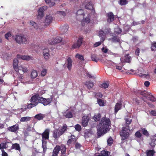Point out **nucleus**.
<instances>
[{"label": "nucleus", "instance_id": "2eb2a0df", "mask_svg": "<svg viewBox=\"0 0 156 156\" xmlns=\"http://www.w3.org/2000/svg\"><path fill=\"white\" fill-rule=\"evenodd\" d=\"M108 17L107 21L108 23L113 22L114 20V16L113 13L112 12H109L107 14Z\"/></svg>", "mask_w": 156, "mask_h": 156}, {"label": "nucleus", "instance_id": "7c9ffc66", "mask_svg": "<svg viewBox=\"0 0 156 156\" xmlns=\"http://www.w3.org/2000/svg\"><path fill=\"white\" fill-rule=\"evenodd\" d=\"M85 85L89 89L92 88L94 86L93 83L91 81H86Z\"/></svg>", "mask_w": 156, "mask_h": 156}, {"label": "nucleus", "instance_id": "6ab92c4d", "mask_svg": "<svg viewBox=\"0 0 156 156\" xmlns=\"http://www.w3.org/2000/svg\"><path fill=\"white\" fill-rule=\"evenodd\" d=\"M60 132L59 130L58 129H56L53 131V136L55 139L59 138L60 136L62 135Z\"/></svg>", "mask_w": 156, "mask_h": 156}, {"label": "nucleus", "instance_id": "a19ab883", "mask_svg": "<svg viewBox=\"0 0 156 156\" xmlns=\"http://www.w3.org/2000/svg\"><path fill=\"white\" fill-rule=\"evenodd\" d=\"M31 46L32 48L36 49H39V48H41L40 44H38L35 43L32 44Z\"/></svg>", "mask_w": 156, "mask_h": 156}, {"label": "nucleus", "instance_id": "2f4dec72", "mask_svg": "<svg viewBox=\"0 0 156 156\" xmlns=\"http://www.w3.org/2000/svg\"><path fill=\"white\" fill-rule=\"evenodd\" d=\"M12 148L19 151H20V145L19 144L17 143L13 144L12 146Z\"/></svg>", "mask_w": 156, "mask_h": 156}, {"label": "nucleus", "instance_id": "864d4df0", "mask_svg": "<svg viewBox=\"0 0 156 156\" xmlns=\"http://www.w3.org/2000/svg\"><path fill=\"white\" fill-rule=\"evenodd\" d=\"M142 133L144 135L148 136L149 135L148 132L144 128L142 129Z\"/></svg>", "mask_w": 156, "mask_h": 156}, {"label": "nucleus", "instance_id": "09e8293b", "mask_svg": "<svg viewBox=\"0 0 156 156\" xmlns=\"http://www.w3.org/2000/svg\"><path fill=\"white\" fill-rule=\"evenodd\" d=\"M122 32V30L119 27H117L115 29V32L117 34H120Z\"/></svg>", "mask_w": 156, "mask_h": 156}, {"label": "nucleus", "instance_id": "4c0bfd02", "mask_svg": "<svg viewBox=\"0 0 156 156\" xmlns=\"http://www.w3.org/2000/svg\"><path fill=\"white\" fill-rule=\"evenodd\" d=\"M38 15L37 16V18L38 19H39L40 18H41L44 15V11L43 10H40V8L38 10Z\"/></svg>", "mask_w": 156, "mask_h": 156}, {"label": "nucleus", "instance_id": "8fccbe9b", "mask_svg": "<svg viewBox=\"0 0 156 156\" xmlns=\"http://www.w3.org/2000/svg\"><path fill=\"white\" fill-rule=\"evenodd\" d=\"M69 28L68 25L67 24H66L63 27L62 31L64 32H66L67 31Z\"/></svg>", "mask_w": 156, "mask_h": 156}, {"label": "nucleus", "instance_id": "774afa93", "mask_svg": "<svg viewBox=\"0 0 156 156\" xmlns=\"http://www.w3.org/2000/svg\"><path fill=\"white\" fill-rule=\"evenodd\" d=\"M150 113L151 115L155 116H156V110H151L150 112Z\"/></svg>", "mask_w": 156, "mask_h": 156}, {"label": "nucleus", "instance_id": "5fc2aeb1", "mask_svg": "<svg viewBox=\"0 0 156 156\" xmlns=\"http://www.w3.org/2000/svg\"><path fill=\"white\" fill-rule=\"evenodd\" d=\"M108 86V84L106 83H103L100 85V87L101 88L106 89Z\"/></svg>", "mask_w": 156, "mask_h": 156}, {"label": "nucleus", "instance_id": "72a5a7b5", "mask_svg": "<svg viewBox=\"0 0 156 156\" xmlns=\"http://www.w3.org/2000/svg\"><path fill=\"white\" fill-rule=\"evenodd\" d=\"M147 156H153L155 151L153 150H147L146 151Z\"/></svg>", "mask_w": 156, "mask_h": 156}, {"label": "nucleus", "instance_id": "f704fd0d", "mask_svg": "<svg viewBox=\"0 0 156 156\" xmlns=\"http://www.w3.org/2000/svg\"><path fill=\"white\" fill-rule=\"evenodd\" d=\"M147 98L149 100L153 102H155L156 101V99L154 98V96L151 94L150 93H147Z\"/></svg>", "mask_w": 156, "mask_h": 156}, {"label": "nucleus", "instance_id": "5701e85b", "mask_svg": "<svg viewBox=\"0 0 156 156\" xmlns=\"http://www.w3.org/2000/svg\"><path fill=\"white\" fill-rule=\"evenodd\" d=\"M85 7L86 9L92 10V12H95V10L93 8V5L92 4L91 2H89L87 3L86 4Z\"/></svg>", "mask_w": 156, "mask_h": 156}, {"label": "nucleus", "instance_id": "9b49d317", "mask_svg": "<svg viewBox=\"0 0 156 156\" xmlns=\"http://www.w3.org/2000/svg\"><path fill=\"white\" fill-rule=\"evenodd\" d=\"M50 129H46L42 134L43 140H48L49 138Z\"/></svg>", "mask_w": 156, "mask_h": 156}, {"label": "nucleus", "instance_id": "cd10ccee", "mask_svg": "<svg viewBox=\"0 0 156 156\" xmlns=\"http://www.w3.org/2000/svg\"><path fill=\"white\" fill-rule=\"evenodd\" d=\"M55 0H45L46 3L50 7L54 5L55 4Z\"/></svg>", "mask_w": 156, "mask_h": 156}, {"label": "nucleus", "instance_id": "1a4fd4ad", "mask_svg": "<svg viewBox=\"0 0 156 156\" xmlns=\"http://www.w3.org/2000/svg\"><path fill=\"white\" fill-rule=\"evenodd\" d=\"M76 14L77 19L80 18V19L79 20L80 21L84 18V14L83 9H81L78 10L76 12Z\"/></svg>", "mask_w": 156, "mask_h": 156}, {"label": "nucleus", "instance_id": "49530a36", "mask_svg": "<svg viewBox=\"0 0 156 156\" xmlns=\"http://www.w3.org/2000/svg\"><path fill=\"white\" fill-rule=\"evenodd\" d=\"M142 136V135L141 133H140V131H136L135 133V136L137 138H140Z\"/></svg>", "mask_w": 156, "mask_h": 156}, {"label": "nucleus", "instance_id": "58836bf2", "mask_svg": "<svg viewBox=\"0 0 156 156\" xmlns=\"http://www.w3.org/2000/svg\"><path fill=\"white\" fill-rule=\"evenodd\" d=\"M31 117L27 116L21 118L20 119V121L21 122H27L30 120Z\"/></svg>", "mask_w": 156, "mask_h": 156}, {"label": "nucleus", "instance_id": "4d7b16f0", "mask_svg": "<svg viewBox=\"0 0 156 156\" xmlns=\"http://www.w3.org/2000/svg\"><path fill=\"white\" fill-rule=\"evenodd\" d=\"M1 144V148L2 150L4 148L6 149L7 147V145L6 142H2L1 144Z\"/></svg>", "mask_w": 156, "mask_h": 156}, {"label": "nucleus", "instance_id": "a878e982", "mask_svg": "<svg viewBox=\"0 0 156 156\" xmlns=\"http://www.w3.org/2000/svg\"><path fill=\"white\" fill-rule=\"evenodd\" d=\"M122 104L121 103H117L115 107V113L116 114L117 113L122 107Z\"/></svg>", "mask_w": 156, "mask_h": 156}, {"label": "nucleus", "instance_id": "3c124183", "mask_svg": "<svg viewBox=\"0 0 156 156\" xmlns=\"http://www.w3.org/2000/svg\"><path fill=\"white\" fill-rule=\"evenodd\" d=\"M109 153V152L108 151L103 150L101 151V156H108Z\"/></svg>", "mask_w": 156, "mask_h": 156}, {"label": "nucleus", "instance_id": "338daca9", "mask_svg": "<svg viewBox=\"0 0 156 156\" xmlns=\"http://www.w3.org/2000/svg\"><path fill=\"white\" fill-rule=\"evenodd\" d=\"M47 71V69H43V70L41 72V75L43 76H44L46 74Z\"/></svg>", "mask_w": 156, "mask_h": 156}, {"label": "nucleus", "instance_id": "393cba45", "mask_svg": "<svg viewBox=\"0 0 156 156\" xmlns=\"http://www.w3.org/2000/svg\"><path fill=\"white\" fill-rule=\"evenodd\" d=\"M17 57L18 58H20L23 60L28 61L32 59V57L28 55H23L18 54L17 55Z\"/></svg>", "mask_w": 156, "mask_h": 156}, {"label": "nucleus", "instance_id": "39448f33", "mask_svg": "<svg viewBox=\"0 0 156 156\" xmlns=\"http://www.w3.org/2000/svg\"><path fill=\"white\" fill-rule=\"evenodd\" d=\"M14 69L17 74H23L28 71L27 68L22 66H19L18 67H15Z\"/></svg>", "mask_w": 156, "mask_h": 156}, {"label": "nucleus", "instance_id": "0eeeda50", "mask_svg": "<svg viewBox=\"0 0 156 156\" xmlns=\"http://www.w3.org/2000/svg\"><path fill=\"white\" fill-rule=\"evenodd\" d=\"M132 60V58L129 56V54H126L124 57H121L120 58L121 62L130 63Z\"/></svg>", "mask_w": 156, "mask_h": 156}, {"label": "nucleus", "instance_id": "412c9836", "mask_svg": "<svg viewBox=\"0 0 156 156\" xmlns=\"http://www.w3.org/2000/svg\"><path fill=\"white\" fill-rule=\"evenodd\" d=\"M72 62L73 61L70 57H69L66 60V62L67 63V67L69 71L71 70L72 68Z\"/></svg>", "mask_w": 156, "mask_h": 156}, {"label": "nucleus", "instance_id": "4468645a", "mask_svg": "<svg viewBox=\"0 0 156 156\" xmlns=\"http://www.w3.org/2000/svg\"><path fill=\"white\" fill-rule=\"evenodd\" d=\"M77 140L75 136L73 135H71L70 136V138L67 141V144L68 145H69L72 143L75 144Z\"/></svg>", "mask_w": 156, "mask_h": 156}, {"label": "nucleus", "instance_id": "4be33fe9", "mask_svg": "<svg viewBox=\"0 0 156 156\" xmlns=\"http://www.w3.org/2000/svg\"><path fill=\"white\" fill-rule=\"evenodd\" d=\"M151 142L150 144V145L152 147V148H153L154 147L155 145L156 144V134H155L151 138Z\"/></svg>", "mask_w": 156, "mask_h": 156}, {"label": "nucleus", "instance_id": "6e6552de", "mask_svg": "<svg viewBox=\"0 0 156 156\" xmlns=\"http://www.w3.org/2000/svg\"><path fill=\"white\" fill-rule=\"evenodd\" d=\"M40 97L38 94H36L32 96L30 99L31 103L36 105L37 106L39 103V98Z\"/></svg>", "mask_w": 156, "mask_h": 156}, {"label": "nucleus", "instance_id": "0e129e2a", "mask_svg": "<svg viewBox=\"0 0 156 156\" xmlns=\"http://www.w3.org/2000/svg\"><path fill=\"white\" fill-rule=\"evenodd\" d=\"M11 33L10 32H9L5 34V37L6 39L9 40V37H11Z\"/></svg>", "mask_w": 156, "mask_h": 156}, {"label": "nucleus", "instance_id": "f3484780", "mask_svg": "<svg viewBox=\"0 0 156 156\" xmlns=\"http://www.w3.org/2000/svg\"><path fill=\"white\" fill-rule=\"evenodd\" d=\"M19 128V125L18 124H15L13 126L8 128V129L9 131L12 132H16Z\"/></svg>", "mask_w": 156, "mask_h": 156}, {"label": "nucleus", "instance_id": "f8f14e48", "mask_svg": "<svg viewBox=\"0 0 156 156\" xmlns=\"http://www.w3.org/2000/svg\"><path fill=\"white\" fill-rule=\"evenodd\" d=\"M53 17L52 16L49 15L46 16L45 20V23L46 25H48L52 23L53 20Z\"/></svg>", "mask_w": 156, "mask_h": 156}, {"label": "nucleus", "instance_id": "bf43d9fd", "mask_svg": "<svg viewBox=\"0 0 156 156\" xmlns=\"http://www.w3.org/2000/svg\"><path fill=\"white\" fill-rule=\"evenodd\" d=\"M75 128V129L78 131H80L81 130V126L79 124L76 125Z\"/></svg>", "mask_w": 156, "mask_h": 156}, {"label": "nucleus", "instance_id": "052dcab7", "mask_svg": "<svg viewBox=\"0 0 156 156\" xmlns=\"http://www.w3.org/2000/svg\"><path fill=\"white\" fill-rule=\"evenodd\" d=\"M36 105L34 104L33 103H31L30 104H28L27 106V108L28 109H31L32 108L36 106Z\"/></svg>", "mask_w": 156, "mask_h": 156}, {"label": "nucleus", "instance_id": "e2e57ef3", "mask_svg": "<svg viewBox=\"0 0 156 156\" xmlns=\"http://www.w3.org/2000/svg\"><path fill=\"white\" fill-rule=\"evenodd\" d=\"M140 94L143 95L146 98H147V93H149L148 92H147L146 91H141L140 92Z\"/></svg>", "mask_w": 156, "mask_h": 156}, {"label": "nucleus", "instance_id": "de8ad7c7", "mask_svg": "<svg viewBox=\"0 0 156 156\" xmlns=\"http://www.w3.org/2000/svg\"><path fill=\"white\" fill-rule=\"evenodd\" d=\"M107 142L108 143V144L109 146H111L113 144V140L112 138L111 137H110L107 140Z\"/></svg>", "mask_w": 156, "mask_h": 156}, {"label": "nucleus", "instance_id": "13d9d810", "mask_svg": "<svg viewBox=\"0 0 156 156\" xmlns=\"http://www.w3.org/2000/svg\"><path fill=\"white\" fill-rule=\"evenodd\" d=\"M126 122V126H129L131 124L132 122V119L129 118H127L125 119Z\"/></svg>", "mask_w": 156, "mask_h": 156}, {"label": "nucleus", "instance_id": "aec40b11", "mask_svg": "<svg viewBox=\"0 0 156 156\" xmlns=\"http://www.w3.org/2000/svg\"><path fill=\"white\" fill-rule=\"evenodd\" d=\"M99 36L101 39V41H103L106 38V34L105 33L104 31L101 30L99 32Z\"/></svg>", "mask_w": 156, "mask_h": 156}, {"label": "nucleus", "instance_id": "b1692460", "mask_svg": "<svg viewBox=\"0 0 156 156\" xmlns=\"http://www.w3.org/2000/svg\"><path fill=\"white\" fill-rule=\"evenodd\" d=\"M67 126L66 124H64L61 128L59 130L60 134L62 135L67 130Z\"/></svg>", "mask_w": 156, "mask_h": 156}, {"label": "nucleus", "instance_id": "37998d69", "mask_svg": "<svg viewBox=\"0 0 156 156\" xmlns=\"http://www.w3.org/2000/svg\"><path fill=\"white\" fill-rule=\"evenodd\" d=\"M101 118V115L98 114L97 115H95L93 119L96 121H98L100 120Z\"/></svg>", "mask_w": 156, "mask_h": 156}, {"label": "nucleus", "instance_id": "f257e3e1", "mask_svg": "<svg viewBox=\"0 0 156 156\" xmlns=\"http://www.w3.org/2000/svg\"><path fill=\"white\" fill-rule=\"evenodd\" d=\"M111 126V121L109 118L106 117L102 118L100 122L97 125V134L99 137L108 131Z\"/></svg>", "mask_w": 156, "mask_h": 156}, {"label": "nucleus", "instance_id": "69168bd1", "mask_svg": "<svg viewBox=\"0 0 156 156\" xmlns=\"http://www.w3.org/2000/svg\"><path fill=\"white\" fill-rule=\"evenodd\" d=\"M139 76L140 77H144V78H147V77H149L150 76L148 74H143V73H140L139 75Z\"/></svg>", "mask_w": 156, "mask_h": 156}, {"label": "nucleus", "instance_id": "e433bc0d", "mask_svg": "<svg viewBox=\"0 0 156 156\" xmlns=\"http://www.w3.org/2000/svg\"><path fill=\"white\" fill-rule=\"evenodd\" d=\"M91 57L92 60L93 61L97 62L99 60V59L97 57V55L96 54L91 55Z\"/></svg>", "mask_w": 156, "mask_h": 156}, {"label": "nucleus", "instance_id": "c9c22d12", "mask_svg": "<svg viewBox=\"0 0 156 156\" xmlns=\"http://www.w3.org/2000/svg\"><path fill=\"white\" fill-rule=\"evenodd\" d=\"M75 58H76L80 60L81 61H83L84 60L83 56L81 54L77 53L75 55Z\"/></svg>", "mask_w": 156, "mask_h": 156}, {"label": "nucleus", "instance_id": "7ed1b4c3", "mask_svg": "<svg viewBox=\"0 0 156 156\" xmlns=\"http://www.w3.org/2000/svg\"><path fill=\"white\" fill-rule=\"evenodd\" d=\"M13 37L16 42L19 44H26L27 42V38L23 34L16 35L13 36Z\"/></svg>", "mask_w": 156, "mask_h": 156}, {"label": "nucleus", "instance_id": "79ce46f5", "mask_svg": "<svg viewBox=\"0 0 156 156\" xmlns=\"http://www.w3.org/2000/svg\"><path fill=\"white\" fill-rule=\"evenodd\" d=\"M30 25L36 29H37L38 27L37 24L33 21H30Z\"/></svg>", "mask_w": 156, "mask_h": 156}, {"label": "nucleus", "instance_id": "423d86ee", "mask_svg": "<svg viewBox=\"0 0 156 156\" xmlns=\"http://www.w3.org/2000/svg\"><path fill=\"white\" fill-rule=\"evenodd\" d=\"M62 41V38L59 36H57L55 38L49 40V43L51 45H54Z\"/></svg>", "mask_w": 156, "mask_h": 156}, {"label": "nucleus", "instance_id": "9d476101", "mask_svg": "<svg viewBox=\"0 0 156 156\" xmlns=\"http://www.w3.org/2000/svg\"><path fill=\"white\" fill-rule=\"evenodd\" d=\"M83 40V38L82 37H80L77 42L74 43L72 45V48L75 49L76 48H79L80 47L82 43Z\"/></svg>", "mask_w": 156, "mask_h": 156}, {"label": "nucleus", "instance_id": "c756f323", "mask_svg": "<svg viewBox=\"0 0 156 156\" xmlns=\"http://www.w3.org/2000/svg\"><path fill=\"white\" fill-rule=\"evenodd\" d=\"M42 147L43 149V151L44 153H45L46 152V150L47 149V146H46V144H47V142L43 140H42Z\"/></svg>", "mask_w": 156, "mask_h": 156}, {"label": "nucleus", "instance_id": "ea45409f", "mask_svg": "<svg viewBox=\"0 0 156 156\" xmlns=\"http://www.w3.org/2000/svg\"><path fill=\"white\" fill-rule=\"evenodd\" d=\"M94 97L96 98L97 99L99 98H101L103 97L102 94L100 92L94 93Z\"/></svg>", "mask_w": 156, "mask_h": 156}, {"label": "nucleus", "instance_id": "c03bdc74", "mask_svg": "<svg viewBox=\"0 0 156 156\" xmlns=\"http://www.w3.org/2000/svg\"><path fill=\"white\" fill-rule=\"evenodd\" d=\"M37 76V72L36 71L34 70L32 71L31 76L32 78H35Z\"/></svg>", "mask_w": 156, "mask_h": 156}, {"label": "nucleus", "instance_id": "6e6d98bb", "mask_svg": "<svg viewBox=\"0 0 156 156\" xmlns=\"http://www.w3.org/2000/svg\"><path fill=\"white\" fill-rule=\"evenodd\" d=\"M57 14L61 16H65L66 15V12L63 11H58L57 12Z\"/></svg>", "mask_w": 156, "mask_h": 156}, {"label": "nucleus", "instance_id": "dca6fc26", "mask_svg": "<svg viewBox=\"0 0 156 156\" xmlns=\"http://www.w3.org/2000/svg\"><path fill=\"white\" fill-rule=\"evenodd\" d=\"M59 151L61 150V156H66V148L65 145L62 144L59 146Z\"/></svg>", "mask_w": 156, "mask_h": 156}, {"label": "nucleus", "instance_id": "a211bd4d", "mask_svg": "<svg viewBox=\"0 0 156 156\" xmlns=\"http://www.w3.org/2000/svg\"><path fill=\"white\" fill-rule=\"evenodd\" d=\"M59 145H57L54 148L51 156H58L59 152Z\"/></svg>", "mask_w": 156, "mask_h": 156}, {"label": "nucleus", "instance_id": "680f3d73", "mask_svg": "<svg viewBox=\"0 0 156 156\" xmlns=\"http://www.w3.org/2000/svg\"><path fill=\"white\" fill-rule=\"evenodd\" d=\"M140 94L143 95L146 98H147V93H149L148 92H147L146 91H141L140 92Z\"/></svg>", "mask_w": 156, "mask_h": 156}, {"label": "nucleus", "instance_id": "473e14b6", "mask_svg": "<svg viewBox=\"0 0 156 156\" xmlns=\"http://www.w3.org/2000/svg\"><path fill=\"white\" fill-rule=\"evenodd\" d=\"M111 41L113 42H120V41L119 38L117 36H115L109 39Z\"/></svg>", "mask_w": 156, "mask_h": 156}, {"label": "nucleus", "instance_id": "20e7f679", "mask_svg": "<svg viewBox=\"0 0 156 156\" xmlns=\"http://www.w3.org/2000/svg\"><path fill=\"white\" fill-rule=\"evenodd\" d=\"M53 98L51 96L50 98H45L42 97H40L39 98V103L42 104L44 106H46L50 104Z\"/></svg>", "mask_w": 156, "mask_h": 156}, {"label": "nucleus", "instance_id": "c85d7f7f", "mask_svg": "<svg viewBox=\"0 0 156 156\" xmlns=\"http://www.w3.org/2000/svg\"><path fill=\"white\" fill-rule=\"evenodd\" d=\"M44 117V115L40 113L34 116V118L38 120H40L42 119Z\"/></svg>", "mask_w": 156, "mask_h": 156}, {"label": "nucleus", "instance_id": "bb28decb", "mask_svg": "<svg viewBox=\"0 0 156 156\" xmlns=\"http://www.w3.org/2000/svg\"><path fill=\"white\" fill-rule=\"evenodd\" d=\"M64 116L66 118H70L73 117V115L72 112L70 111H66L64 113Z\"/></svg>", "mask_w": 156, "mask_h": 156}, {"label": "nucleus", "instance_id": "a18cd8bd", "mask_svg": "<svg viewBox=\"0 0 156 156\" xmlns=\"http://www.w3.org/2000/svg\"><path fill=\"white\" fill-rule=\"evenodd\" d=\"M128 2L126 0H119V4L121 5H125L127 4Z\"/></svg>", "mask_w": 156, "mask_h": 156}, {"label": "nucleus", "instance_id": "ddd939ff", "mask_svg": "<svg viewBox=\"0 0 156 156\" xmlns=\"http://www.w3.org/2000/svg\"><path fill=\"white\" fill-rule=\"evenodd\" d=\"M89 121V118L87 116H84L83 117L82 119V124L83 126H86Z\"/></svg>", "mask_w": 156, "mask_h": 156}, {"label": "nucleus", "instance_id": "603ef678", "mask_svg": "<svg viewBox=\"0 0 156 156\" xmlns=\"http://www.w3.org/2000/svg\"><path fill=\"white\" fill-rule=\"evenodd\" d=\"M97 102L98 104L100 106H103L104 105V101L102 100L101 99H97Z\"/></svg>", "mask_w": 156, "mask_h": 156}, {"label": "nucleus", "instance_id": "f03ea898", "mask_svg": "<svg viewBox=\"0 0 156 156\" xmlns=\"http://www.w3.org/2000/svg\"><path fill=\"white\" fill-rule=\"evenodd\" d=\"M130 127L129 126H126L123 127L120 131V135L121 136V140H124L128 139L130 135Z\"/></svg>", "mask_w": 156, "mask_h": 156}]
</instances>
